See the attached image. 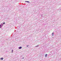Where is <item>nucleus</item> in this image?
<instances>
[{
	"label": "nucleus",
	"instance_id": "6",
	"mask_svg": "<svg viewBox=\"0 0 61 61\" xmlns=\"http://www.w3.org/2000/svg\"><path fill=\"white\" fill-rule=\"evenodd\" d=\"M47 54H46L45 55V56L46 57H47Z\"/></svg>",
	"mask_w": 61,
	"mask_h": 61
},
{
	"label": "nucleus",
	"instance_id": "1",
	"mask_svg": "<svg viewBox=\"0 0 61 61\" xmlns=\"http://www.w3.org/2000/svg\"><path fill=\"white\" fill-rule=\"evenodd\" d=\"M5 24V22H3V24H1L0 25V28H1L2 27V26H3V25H4L3 24Z\"/></svg>",
	"mask_w": 61,
	"mask_h": 61
},
{
	"label": "nucleus",
	"instance_id": "5",
	"mask_svg": "<svg viewBox=\"0 0 61 61\" xmlns=\"http://www.w3.org/2000/svg\"><path fill=\"white\" fill-rule=\"evenodd\" d=\"M25 2H27V3H30V2H29V1H25Z\"/></svg>",
	"mask_w": 61,
	"mask_h": 61
},
{
	"label": "nucleus",
	"instance_id": "3",
	"mask_svg": "<svg viewBox=\"0 0 61 61\" xmlns=\"http://www.w3.org/2000/svg\"><path fill=\"white\" fill-rule=\"evenodd\" d=\"M19 49H22V47H19Z\"/></svg>",
	"mask_w": 61,
	"mask_h": 61
},
{
	"label": "nucleus",
	"instance_id": "8",
	"mask_svg": "<svg viewBox=\"0 0 61 61\" xmlns=\"http://www.w3.org/2000/svg\"><path fill=\"white\" fill-rule=\"evenodd\" d=\"M13 50H12V53H13Z\"/></svg>",
	"mask_w": 61,
	"mask_h": 61
},
{
	"label": "nucleus",
	"instance_id": "4",
	"mask_svg": "<svg viewBox=\"0 0 61 61\" xmlns=\"http://www.w3.org/2000/svg\"><path fill=\"white\" fill-rule=\"evenodd\" d=\"M0 59L1 60H3V59H4V58H3V57H2Z\"/></svg>",
	"mask_w": 61,
	"mask_h": 61
},
{
	"label": "nucleus",
	"instance_id": "9",
	"mask_svg": "<svg viewBox=\"0 0 61 61\" xmlns=\"http://www.w3.org/2000/svg\"><path fill=\"white\" fill-rule=\"evenodd\" d=\"M41 16H42H42H43V15H41Z\"/></svg>",
	"mask_w": 61,
	"mask_h": 61
},
{
	"label": "nucleus",
	"instance_id": "11",
	"mask_svg": "<svg viewBox=\"0 0 61 61\" xmlns=\"http://www.w3.org/2000/svg\"><path fill=\"white\" fill-rule=\"evenodd\" d=\"M27 46V47L28 46Z\"/></svg>",
	"mask_w": 61,
	"mask_h": 61
},
{
	"label": "nucleus",
	"instance_id": "7",
	"mask_svg": "<svg viewBox=\"0 0 61 61\" xmlns=\"http://www.w3.org/2000/svg\"><path fill=\"white\" fill-rule=\"evenodd\" d=\"M39 46V45H38L37 46H36V47H38V46Z\"/></svg>",
	"mask_w": 61,
	"mask_h": 61
},
{
	"label": "nucleus",
	"instance_id": "10",
	"mask_svg": "<svg viewBox=\"0 0 61 61\" xmlns=\"http://www.w3.org/2000/svg\"><path fill=\"white\" fill-rule=\"evenodd\" d=\"M24 57H23L22 58V59H24Z\"/></svg>",
	"mask_w": 61,
	"mask_h": 61
},
{
	"label": "nucleus",
	"instance_id": "2",
	"mask_svg": "<svg viewBox=\"0 0 61 61\" xmlns=\"http://www.w3.org/2000/svg\"><path fill=\"white\" fill-rule=\"evenodd\" d=\"M52 36H54V32H53L52 33Z\"/></svg>",
	"mask_w": 61,
	"mask_h": 61
}]
</instances>
